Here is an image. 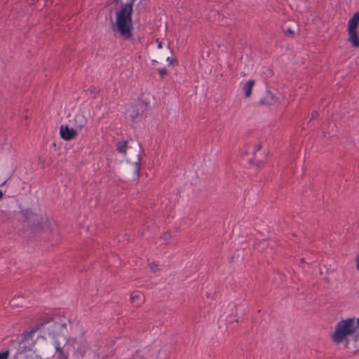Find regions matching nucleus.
Instances as JSON below:
<instances>
[{"label": "nucleus", "mask_w": 359, "mask_h": 359, "mask_svg": "<svg viewBox=\"0 0 359 359\" xmlns=\"http://www.w3.org/2000/svg\"><path fill=\"white\" fill-rule=\"evenodd\" d=\"M36 332H39L43 335H48L53 338V346L57 352L62 353V348L67 343L65 335L67 331L66 323L59 320L57 318L46 317L33 327Z\"/></svg>", "instance_id": "nucleus-1"}, {"label": "nucleus", "mask_w": 359, "mask_h": 359, "mask_svg": "<svg viewBox=\"0 0 359 359\" xmlns=\"http://www.w3.org/2000/svg\"><path fill=\"white\" fill-rule=\"evenodd\" d=\"M332 340L337 344L345 342L346 346L350 341H358L359 340V318H347L339 321L336 325Z\"/></svg>", "instance_id": "nucleus-2"}, {"label": "nucleus", "mask_w": 359, "mask_h": 359, "mask_svg": "<svg viewBox=\"0 0 359 359\" xmlns=\"http://www.w3.org/2000/svg\"><path fill=\"white\" fill-rule=\"evenodd\" d=\"M132 5H123L121 11L116 14L114 31L118 33L123 39H130L133 36Z\"/></svg>", "instance_id": "nucleus-3"}, {"label": "nucleus", "mask_w": 359, "mask_h": 359, "mask_svg": "<svg viewBox=\"0 0 359 359\" xmlns=\"http://www.w3.org/2000/svg\"><path fill=\"white\" fill-rule=\"evenodd\" d=\"M36 329L32 327L29 331L22 334L18 344V353L22 354L24 352L33 350L36 342Z\"/></svg>", "instance_id": "nucleus-4"}, {"label": "nucleus", "mask_w": 359, "mask_h": 359, "mask_svg": "<svg viewBox=\"0 0 359 359\" xmlns=\"http://www.w3.org/2000/svg\"><path fill=\"white\" fill-rule=\"evenodd\" d=\"M60 134L62 139L69 141L74 139L78 133L75 129L69 128L68 126H61L60 128Z\"/></svg>", "instance_id": "nucleus-5"}, {"label": "nucleus", "mask_w": 359, "mask_h": 359, "mask_svg": "<svg viewBox=\"0 0 359 359\" xmlns=\"http://www.w3.org/2000/svg\"><path fill=\"white\" fill-rule=\"evenodd\" d=\"M262 102L267 105H277L280 103V99L275 96L271 92L267 91L262 100Z\"/></svg>", "instance_id": "nucleus-6"}, {"label": "nucleus", "mask_w": 359, "mask_h": 359, "mask_svg": "<svg viewBox=\"0 0 359 359\" xmlns=\"http://www.w3.org/2000/svg\"><path fill=\"white\" fill-rule=\"evenodd\" d=\"M348 40L354 47L359 46V35L357 30H348Z\"/></svg>", "instance_id": "nucleus-7"}, {"label": "nucleus", "mask_w": 359, "mask_h": 359, "mask_svg": "<svg viewBox=\"0 0 359 359\" xmlns=\"http://www.w3.org/2000/svg\"><path fill=\"white\" fill-rule=\"evenodd\" d=\"M255 84V82L254 80H249L246 81L245 83H243L242 89L244 93L245 97H250L252 94V90Z\"/></svg>", "instance_id": "nucleus-8"}, {"label": "nucleus", "mask_w": 359, "mask_h": 359, "mask_svg": "<svg viewBox=\"0 0 359 359\" xmlns=\"http://www.w3.org/2000/svg\"><path fill=\"white\" fill-rule=\"evenodd\" d=\"M359 24V13H355L348 20V30H357Z\"/></svg>", "instance_id": "nucleus-9"}, {"label": "nucleus", "mask_w": 359, "mask_h": 359, "mask_svg": "<svg viewBox=\"0 0 359 359\" xmlns=\"http://www.w3.org/2000/svg\"><path fill=\"white\" fill-rule=\"evenodd\" d=\"M74 348L81 356H83L88 350V345L86 341H82L80 343H76Z\"/></svg>", "instance_id": "nucleus-10"}, {"label": "nucleus", "mask_w": 359, "mask_h": 359, "mask_svg": "<svg viewBox=\"0 0 359 359\" xmlns=\"http://www.w3.org/2000/svg\"><path fill=\"white\" fill-rule=\"evenodd\" d=\"M75 122L76 123L77 128L82 129L86 125L87 121L84 116L77 115L75 117Z\"/></svg>", "instance_id": "nucleus-11"}, {"label": "nucleus", "mask_w": 359, "mask_h": 359, "mask_svg": "<svg viewBox=\"0 0 359 359\" xmlns=\"http://www.w3.org/2000/svg\"><path fill=\"white\" fill-rule=\"evenodd\" d=\"M116 149L120 154H125L128 149L127 142L122 141L118 142Z\"/></svg>", "instance_id": "nucleus-12"}, {"label": "nucleus", "mask_w": 359, "mask_h": 359, "mask_svg": "<svg viewBox=\"0 0 359 359\" xmlns=\"http://www.w3.org/2000/svg\"><path fill=\"white\" fill-rule=\"evenodd\" d=\"M22 354H25V359H39L40 358V356L34 350L24 352V353H22Z\"/></svg>", "instance_id": "nucleus-13"}, {"label": "nucleus", "mask_w": 359, "mask_h": 359, "mask_svg": "<svg viewBox=\"0 0 359 359\" xmlns=\"http://www.w3.org/2000/svg\"><path fill=\"white\" fill-rule=\"evenodd\" d=\"M127 114L133 120H135L136 118H137L139 116L140 113L139 112L138 110H135V107H132L130 109L128 110Z\"/></svg>", "instance_id": "nucleus-14"}, {"label": "nucleus", "mask_w": 359, "mask_h": 359, "mask_svg": "<svg viewBox=\"0 0 359 359\" xmlns=\"http://www.w3.org/2000/svg\"><path fill=\"white\" fill-rule=\"evenodd\" d=\"M131 302L137 306L142 303L141 295L139 293H133L130 296Z\"/></svg>", "instance_id": "nucleus-15"}, {"label": "nucleus", "mask_w": 359, "mask_h": 359, "mask_svg": "<svg viewBox=\"0 0 359 359\" xmlns=\"http://www.w3.org/2000/svg\"><path fill=\"white\" fill-rule=\"evenodd\" d=\"M10 355L9 350H6L4 351L0 352V359H8Z\"/></svg>", "instance_id": "nucleus-16"}, {"label": "nucleus", "mask_w": 359, "mask_h": 359, "mask_svg": "<svg viewBox=\"0 0 359 359\" xmlns=\"http://www.w3.org/2000/svg\"><path fill=\"white\" fill-rule=\"evenodd\" d=\"M267 244V241H262V242H260L259 244L257 245L256 248L259 250H262L264 249L263 247H260L259 245H266Z\"/></svg>", "instance_id": "nucleus-17"}, {"label": "nucleus", "mask_w": 359, "mask_h": 359, "mask_svg": "<svg viewBox=\"0 0 359 359\" xmlns=\"http://www.w3.org/2000/svg\"><path fill=\"white\" fill-rule=\"evenodd\" d=\"M149 268L151 271L156 272V270L158 269V264H156V263H151L149 265Z\"/></svg>", "instance_id": "nucleus-18"}, {"label": "nucleus", "mask_w": 359, "mask_h": 359, "mask_svg": "<svg viewBox=\"0 0 359 359\" xmlns=\"http://www.w3.org/2000/svg\"><path fill=\"white\" fill-rule=\"evenodd\" d=\"M158 72L161 76H165L167 74V71L165 68H160L158 69Z\"/></svg>", "instance_id": "nucleus-19"}, {"label": "nucleus", "mask_w": 359, "mask_h": 359, "mask_svg": "<svg viewBox=\"0 0 359 359\" xmlns=\"http://www.w3.org/2000/svg\"><path fill=\"white\" fill-rule=\"evenodd\" d=\"M166 60L170 64V65H174L175 63V60L170 57H168L166 58Z\"/></svg>", "instance_id": "nucleus-20"}, {"label": "nucleus", "mask_w": 359, "mask_h": 359, "mask_svg": "<svg viewBox=\"0 0 359 359\" xmlns=\"http://www.w3.org/2000/svg\"><path fill=\"white\" fill-rule=\"evenodd\" d=\"M163 240L165 241H168L170 238V234L169 233H165L164 235H163Z\"/></svg>", "instance_id": "nucleus-21"}, {"label": "nucleus", "mask_w": 359, "mask_h": 359, "mask_svg": "<svg viewBox=\"0 0 359 359\" xmlns=\"http://www.w3.org/2000/svg\"><path fill=\"white\" fill-rule=\"evenodd\" d=\"M261 149V145L258 144L256 146V147L253 149V154L255 155V154L259 151Z\"/></svg>", "instance_id": "nucleus-22"}, {"label": "nucleus", "mask_w": 359, "mask_h": 359, "mask_svg": "<svg viewBox=\"0 0 359 359\" xmlns=\"http://www.w3.org/2000/svg\"><path fill=\"white\" fill-rule=\"evenodd\" d=\"M285 33L289 34H290V35H292V36L294 34V32H293V31L292 30V29H291V28H290V27H288V28L286 29Z\"/></svg>", "instance_id": "nucleus-23"}, {"label": "nucleus", "mask_w": 359, "mask_h": 359, "mask_svg": "<svg viewBox=\"0 0 359 359\" xmlns=\"http://www.w3.org/2000/svg\"><path fill=\"white\" fill-rule=\"evenodd\" d=\"M90 90V93L94 94V96H95V94L97 93V90L95 87L91 88L89 89Z\"/></svg>", "instance_id": "nucleus-24"}, {"label": "nucleus", "mask_w": 359, "mask_h": 359, "mask_svg": "<svg viewBox=\"0 0 359 359\" xmlns=\"http://www.w3.org/2000/svg\"><path fill=\"white\" fill-rule=\"evenodd\" d=\"M157 48H158V49H161V48H163L162 42H159V43H158Z\"/></svg>", "instance_id": "nucleus-25"}, {"label": "nucleus", "mask_w": 359, "mask_h": 359, "mask_svg": "<svg viewBox=\"0 0 359 359\" xmlns=\"http://www.w3.org/2000/svg\"><path fill=\"white\" fill-rule=\"evenodd\" d=\"M4 192L1 190H0V201L4 198Z\"/></svg>", "instance_id": "nucleus-26"}, {"label": "nucleus", "mask_w": 359, "mask_h": 359, "mask_svg": "<svg viewBox=\"0 0 359 359\" xmlns=\"http://www.w3.org/2000/svg\"><path fill=\"white\" fill-rule=\"evenodd\" d=\"M316 115H317V112H313V113L312 114L311 118H315V117L316 116Z\"/></svg>", "instance_id": "nucleus-27"}, {"label": "nucleus", "mask_w": 359, "mask_h": 359, "mask_svg": "<svg viewBox=\"0 0 359 359\" xmlns=\"http://www.w3.org/2000/svg\"><path fill=\"white\" fill-rule=\"evenodd\" d=\"M140 105H142V104L141 102H138L137 104H136V107H137L138 106Z\"/></svg>", "instance_id": "nucleus-28"}, {"label": "nucleus", "mask_w": 359, "mask_h": 359, "mask_svg": "<svg viewBox=\"0 0 359 359\" xmlns=\"http://www.w3.org/2000/svg\"><path fill=\"white\" fill-rule=\"evenodd\" d=\"M60 359H67L66 356H62Z\"/></svg>", "instance_id": "nucleus-29"}]
</instances>
